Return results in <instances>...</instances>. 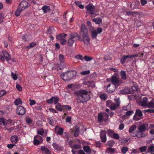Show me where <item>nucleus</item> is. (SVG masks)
Masks as SVG:
<instances>
[{"label":"nucleus","mask_w":154,"mask_h":154,"mask_svg":"<svg viewBox=\"0 0 154 154\" xmlns=\"http://www.w3.org/2000/svg\"><path fill=\"white\" fill-rule=\"evenodd\" d=\"M7 92L4 90L0 91V97L6 94Z\"/></svg>","instance_id":"4d7b16f0"},{"label":"nucleus","mask_w":154,"mask_h":154,"mask_svg":"<svg viewBox=\"0 0 154 154\" xmlns=\"http://www.w3.org/2000/svg\"><path fill=\"white\" fill-rule=\"evenodd\" d=\"M148 103V99L146 97H143L140 102V105L143 107L146 108Z\"/></svg>","instance_id":"a211bd4d"},{"label":"nucleus","mask_w":154,"mask_h":154,"mask_svg":"<svg viewBox=\"0 0 154 154\" xmlns=\"http://www.w3.org/2000/svg\"><path fill=\"white\" fill-rule=\"evenodd\" d=\"M128 58V55L123 56L121 59L120 62L122 63H123Z\"/></svg>","instance_id":"a19ab883"},{"label":"nucleus","mask_w":154,"mask_h":154,"mask_svg":"<svg viewBox=\"0 0 154 154\" xmlns=\"http://www.w3.org/2000/svg\"><path fill=\"white\" fill-rule=\"evenodd\" d=\"M63 107V105H61L59 103L55 105L56 109L59 111L60 112L62 111Z\"/></svg>","instance_id":"a878e982"},{"label":"nucleus","mask_w":154,"mask_h":154,"mask_svg":"<svg viewBox=\"0 0 154 154\" xmlns=\"http://www.w3.org/2000/svg\"><path fill=\"white\" fill-rule=\"evenodd\" d=\"M23 10L19 7L15 11V15L17 17L19 16L21 12Z\"/></svg>","instance_id":"473e14b6"},{"label":"nucleus","mask_w":154,"mask_h":154,"mask_svg":"<svg viewBox=\"0 0 154 154\" xmlns=\"http://www.w3.org/2000/svg\"><path fill=\"white\" fill-rule=\"evenodd\" d=\"M33 142L34 145H38L39 144L40 141L39 140L35 139V138L34 137Z\"/></svg>","instance_id":"052dcab7"},{"label":"nucleus","mask_w":154,"mask_h":154,"mask_svg":"<svg viewBox=\"0 0 154 154\" xmlns=\"http://www.w3.org/2000/svg\"><path fill=\"white\" fill-rule=\"evenodd\" d=\"M16 113L19 115H22L24 114L26 112L25 109L21 106H18L16 109Z\"/></svg>","instance_id":"0eeeda50"},{"label":"nucleus","mask_w":154,"mask_h":154,"mask_svg":"<svg viewBox=\"0 0 154 154\" xmlns=\"http://www.w3.org/2000/svg\"><path fill=\"white\" fill-rule=\"evenodd\" d=\"M30 6L27 2L25 1H23L21 2L20 4L19 7L23 10H25Z\"/></svg>","instance_id":"9d476101"},{"label":"nucleus","mask_w":154,"mask_h":154,"mask_svg":"<svg viewBox=\"0 0 154 154\" xmlns=\"http://www.w3.org/2000/svg\"><path fill=\"white\" fill-rule=\"evenodd\" d=\"M11 75L14 80H16L17 79V76L16 74L14 73L13 72H11Z\"/></svg>","instance_id":"a18cd8bd"},{"label":"nucleus","mask_w":154,"mask_h":154,"mask_svg":"<svg viewBox=\"0 0 154 154\" xmlns=\"http://www.w3.org/2000/svg\"><path fill=\"white\" fill-rule=\"evenodd\" d=\"M18 138V137L16 135L12 136L11 137V141L13 143H15L17 142Z\"/></svg>","instance_id":"393cba45"},{"label":"nucleus","mask_w":154,"mask_h":154,"mask_svg":"<svg viewBox=\"0 0 154 154\" xmlns=\"http://www.w3.org/2000/svg\"><path fill=\"white\" fill-rule=\"evenodd\" d=\"M106 133L109 136L112 137L114 132L113 130L108 129L106 131Z\"/></svg>","instance_id":"2f4dec72"},{"label":"nucleus","mask_w":154,"mask_h":154,"mask_svg":"<svg viewBox=\"0 0 154 154\" xmlns=\"http://www.w3.org/2000/svg\"><path fill=\"white\" fill-rule=\"evenodd\" d=\"M42 9L43 10L44 13H47V12L50 11V7L47 5H45L43 6L42 8Z\"/></svg>","instance_id":"c756f323"},{"label":"nucleus","mask_w":154,"mask_h":154,"mask_svg":"<svg viewBox=\"0 0 154 154\" xmlns=\"http://www.w3.org/2000/svg\"><path fill=\"white\" fill-rule=\"evenodd\" d=\"M102 20L100 18H94L93 20V21L96 24H100L102 22Z\"/></svg>","instance_id":"72a5a7b5"},{"label":"nucleus","mask_w":154,"mask_h":154,"mask_svg":"<svg viewBox=\"0 0 154 154\" xmlns=\"http://www.w3.org/2000/svg\"><path fill=\"white\" fill-rule=\"evenodd\" d=\"M80 34L82 36L88 35L87 29L84 24L82 25L81 26Z\"/></svg>","instance_id":"9b49d317"},{"label":"nucleus","mask_w":154,"mask_h":154,"mask_svg":"<svg viewBox=\"0 0 154 154\" xmlns=\"http://www.w3.org/2000/svg\"><path fill=\"white\" fill-rule=\"evenodd\" d=\"M138 116L139 117H141L143 116L142 112L139 109H137L136 110L135 115L134 116V119L136 121L139 120V119L137 118L136 116Z\"/></svg>","instance_id":"2eb2a0df"},{"label":"nucleus","mask_w":154,"mask_h":154,"mask_svg":"<svg viewBox=\"0 0 154 154\" xmlns=\"http://www.w3.org/2000/svg\"><path fill=\"white\" fill-rule=\"evenodd\" d=\"M106 131L105 130H101L100 132V138L101 141L105 143L106 140Z\"/></svg>","instance_id":"1a4fd4ad"},{"label":"nucleus","mask_w":154,"mask_h":154,"mask_svg":"<svg viewBox=\"0 0 154 154\" xmlns=\"http://www.w3.org/2000/svg\"><path fill=\"white\" fill-rule=\"evenodd\" d=\"M97 35V33L96 30H94L92 31L91 35L93 39H95L96 38Z\"/></svg>","instance_id":"f704fd0d"},{"label":"nucleus","mask_w":154,"mask_h":154,"mask_svg":"<svg viewBox=\"0 0 154 154\" xmlns=\"http://www.w3.org/2000/svg\"><path fill=\"white\" fill-rule=\"evenodd\" d=\"M100 97L101 99L103 100H106L107 98V95L105 93L101 94Z\"/></svg>","instance_id":"c03bdc74"},{"label":"nucleus","mask_w":154,"mask_h":154,"mask_svg":"<svg viewBox=\"0 0 154 154\" xmlns=\"http://www.w3.org/2000/svg\"><path fill=\"white\" fill-rule=\"evenodd\" d=\"M14 104L16 105H21L22 104V102L21 99L19 98L16 99L14 101Z\"/></svg>","instance_id":"e433bc0d"},{"label":"nucleus","mask_w":154,"mask_h":154,"mask_svg":"<svg viewBox=\"0 0 154 154\" xmlns=\"http://www.w3.org/2000/svg\"><path fill=\"white\" fill-rule=\"evenodd\" d=\"M59 59L61 63H64V56L63 55H60L59 56Z\"/></svg>","instance_id":"37998d69"},{"label":"nucleus","mask_w":154,"mask_h":154,"mask_svg":"<svg viewBox=\"0 0 154 154\" xmlns=\"http://www.w3.org/2000/svg\"><path fill=\"white\" fill-rule=\"evenodd\" d=\"M75 94L77 96L76 100L79 103H83L87 102L90 98L88 91L85 90H80L76 91Z\"/></svg>","instance_id":"f257e3e1"},{"label":"nucleus","mask_w":154,"mask_h":154,"mask_svg":"<svg viewBox=\"0 0 154 154\" xmlns=\"http://www.w3.org/2000/svg\"><path fill=\"white\" fill-rule=\"evenodd\" d=\"M116 88V86L113 84L111 85L109 84L106 88V92L108 93H111L114 92Z\"/></svg>","instance_id":"6e6552de"},{"label":"nucleus","mask_w":154,"mask_h":154,"mask_svg":"<svg viewBox=\"0 0 154 154\" xmlns=\"http://www.w3.org/2000/svg\"><path fill=\"white\" fill-rule=\"evenodd\" d=\"M106 117L108 118V114L106 113H100L98 114V120L99 122H101L103 120H105L104 119V117Z\"/></svg>","instance_id":"f8f14e48"},{"label":"nucleus","mask_w":154,"mask_h":154,"mask_svg":"<svg viewBox=\"0 0 154 154\" xmlns=\"http://www.w3.org/2000/svg\"><path fill=\"white\" fill-rule=\"evenodd\" d=\"M147 146H143L139 148V150L141 152H143L146 151V149Z\"/></svg>","instance_id":"13d9d810"},{"label":"nucleus","mask_w":154,"mask_h":154,"mask_svg":"<svg viewBox=\"0 0 154 154\" xmlns=\"http://www.w3.org/2000/svg\"><path fill=\"white\" fill-rule=\"evenodd\" d=\"M46 101L48 104H52L53 102V97L50 99L47 100Z\"/></svg>","instance_id":"bf43d9fd"},{"label":"nucleus","mask_w":154,"mask_h":154,"mask_svg":"<svg viewBox=\"0 0 154 154\" xmlns=\"http://www.w3.org/2000/svg\"><path fill=\"white\" fill-rule=\"evenodd\" d=\"M29 101H30L29 105L31 106L35 104L36 102L34 100H32L31 99L29 100Z\"/></svg>","instance_id":"69168bd1"},{"label":"nucleus","mask_w":154,"mask_h":154,"mask_svg":"<svg viewBox=\"0 0 154 154\" xmlns=\"http://www.w3.org/2000/svg\"><path fill=\"white\" fill-rule=\"evenodd\" d=\"M16 88L19 91H22V88L18 83H17Z\"/></svg>","instance_id":"0e129e2a"},{"label":"nucleus","mask_w":154,"mask_h":154,"mask_svg":"<svg viewBox=\"0 0 154 154\" xmlns=\"http://www.w3.org/2000/svg\"><path fill=\"white\" fill-rule=\"evenodd\" d=\"M136 128L137 127L135 125H133L130 128L129 132L131 134V135L133 134H134L133 132L136 129Z\"/></svg>","instance_id":"7c9ffc66"},{"label":"nucleus","mask_w":154,"mask_h":154,"mask_svg":"<svg viewBox=\"0 0 154 154\" xmlns=\"http://www.w3.org/2000/svg\"><path fill=\"white\" fill-rule=\"evenodd\" d=\"M67 35L66 34L62 33L59 34L56 36V39L60 41L65 38Z\"/></svg>","instance_id":"412c9836"},{"label":"nucleus","mask_w":154,"mask_h":154,"mask_svg":"<svg viewBox=\"0 0 154 154\" xmlns=\"http://www.w3.org/2000/svg\"><path fill=\"white\" fill-rule=\"evenodd\" d=\"M149 152H154V147L153 146H150L148 149Z\"/></svg>","instance_id":"864d4df0"},{"label":"nucleus","mask_w":154,"mask_h":154,"mask_svg":"<svg viewBox=\"0 0 154 154\" xmlns=\"http://www.w3.org/2000/svg\"><path fill=\"white\" fill-rule=\"evenodd\" d=\"M66 40L65 38L60 41V44L63 45H65L66 44Z\"/></svg>","instance_id":"338daca9"},{"label":"nucleus","mask_w":154,"mask_h":154,"mask_svg":"<svg viewBox=\"0 0 154 154\" xmlns=\"http://www.w3.org/2000/svg\"><path fill=\"white\" fill-rule=\"evenodd\" d=\"M71 148L75 150V149H79L81 148V146L80 144H74L73 145H71Z\"/></svg>","instance_id":"b1692460"},{"label":"nucleus","mask_w":154,"mask_h":154,"mask_svg":"<svg viewBox=\"0 0 154 154\" xmlns=\"http://www.w3.org/2000/svg\"><path fill=\"white\" fill-rule=\"evenodd\" d=\"M146 128V125L143 124L141 125L140 127H138V129L139 131L143 132L145 130Z\"/></svg>","instance_id":"cd10ccee"},{"label":"nucleus","mask_w":154,"mask_h":154,"mask_svg":"<svg viewBox=\"0 0 154 154\" xmlns=\"http://www.w3.org/2000/svg\"><path fill=\"white\" fill-rule=\"evenodd\" d=\"M55 133L59 135H62L63 132V129L58 126H56L55 127Z\"/></svg>","instance_id":"dca6fc26"},{"label":"nucleus","mask_w":154,"mask_h":154,"mask_svg":"<svg viewBox=\"0 0 154 154\" xmlns=\"http://www.w3.org/2000/svg\"><path fill=\"white\" fill-rule=\"evenodd\" d=\"M41 151L45 154H51L50 151L46 146H43L41 147Z\"/></svg>","instance_id":"f3484780"},{"label":"nucleus","mask_w":154,"mask_h":154,"mask_svg":"<svg viewBox=\"0 0 154 154\" xmlns=\"http://www.w3.org/2000/svg\"><path fill=\"white\" fill-rule=\"evenodd\" d=\"M124 127V125L123 123H121L119 126V129L120 130H122Z\"/></svg>","instance_id":"774afa93"},{"label":"nucleus","mask_w":154,"mask_h":154,"mask_svg":"<svg viewBox=\"0 0 154 154\" xmlns=\"http://www.w3.org/2000/svg\"><path fill=\"white\" fill-rule=\"evenodd\" d=\"M63 137L64 138H66L67 140L69 139V135L67 132H65L63 133Z\"/></svg>","instance_id":"3c124183"},{"label":"nucleus","mask_w":154,"mask_h":154,"mask_svg":"<svg viewBox=\"0 0 154 154\" xmlns=\"http://www.w3.org/2000/svg\"><path fill=\"white\" fill-rule=\"evenodd\" d=\"M82 38L78 34V39L80 42H83L85 45H88L90 43V39L88 35L82 36Z\"/></svg>","instance_id":"39448f33"},{"label":"nucleus","mask_w":154,"mask_h":154,"mask_svg":"<svg viewBox=\"0 0 154 154\" xmlns=\"http://www.w3.org/2000/svg\"><path fill=\"white\" fill-rule=\"evenodd\" d=\"M83 149L88 154H91V151L90 148L88 146H85L83 147Z\"/></svg>","instance_id":"c85d7f7f"},{"label":"nucleus","mask_w":154,"mask_h":154,"mask_svg":"<svg viewBox=\"0 0 154 154\" xmlns=\"http://www.w3.org/2000/svg\"><path fill=\"white\" fill-rule=\"evenodd\" d=\"M114 100L115 103L112 102L110 100H108L106 102V106L111 110H115L120 105V100L119 98H115Z\"/></svg>","instance_id":"f03ea898"},{"label":"nucleus","mask_w":154,"mask_h":154,"mask_svg":"<svg viewBox=\"0 0 154 154\" xmlns=\"http://www.w3.org/2000/svg\"><path fill=\"white\" fill-rule=\"evenodd\" d=\"M34 138H35V139H36L39 140V141H43V139L42 138V137L41 136H40L38 135H36V136L34 137Z\"/></svg>","instance_id":"603ef678"},{"label":"nucleus","mask_w":154,"mask_h":154,"mask_svg":"<svg viewBox=\"0 0 154 154\" xmlns=\"http://www.w3.org/2000/svg\"><path fill=\"white\" fill-rule=\"evenodd\" d=\"M128 149V148L127 147L123 146L121 148V151L123 154H125Z\"/></svg>","instance_id":"4c0bfd02"},{"label":"nucleus","mask_w":154,"mask_h":154,"mask_svg":"<svg viewBox=\"0 0 154 154\" xmlns=\"http://www.w3.org/2000/svg\"><path fill=\"white\" fill-rule=\"evenodd\" d=\"M5 120L4 119H0V125H5Z\"/></svg>","instance_id":"5fc2aeb1"},{"label":"nucleus","mask_w":154,"mask_h":154,"mask_svg":"<svg viewBox=\"0 0 154 154\" xmlns=\"http://www.w3.org/2000/svg\"><path fill=\"white\" fill-rule=\"evenodd\" d=\"M121 93L122 94H133V92H131L129 88H127L122 90L121 91Z\"/></svg>","instance_id":"4be33fe9"},{"label":"nucleus","mask_w":154,"mask_h":154,"mask_svg":"<svg viewBox=\"0 0 154 154\" xmlns=\"http://www.w3.org/2000/svg\"><path fill=\"white\" fill-rule=\"evenodd\" d=\"M139 2H136L134 3V7L132 8V10L135 9L137 8H138V6L139 5Z\"/></svg>","instance_id":"8fccbe9b"},{"label":"nucleus","mask_w":154,"mask_h":154,"mask_svg":"<svg viewBox=\"0 0 154 154\" xmlns=\"http://www.w3.org/2000/svg\"><path fill=\"white\" fill-rule=\"evenodd\" d=\"M120 76L122 79L123 80H125L127 79L125 72L123 70H122L120 72Z\"/></svg>","instance_id":"bb28decb"},{"label":"nucleus","mask_w":154,"mask_h":154,"mask_svg":"<svg viewBox=\"0 0 154 154\" xmlns=\"http://www.w3.org/2000/svg\"><path fill=\"white\" fill-rule=\"evenodd\" d=\"M111 82L112 83V84L119 85L121 83L119 82L118 78L116 76H112L111 77Z\"/></svg>","instance_id":"ddd939ff"},{"label":"nucleus","mask_w":154,"mask_h":154,"mask_svg":"<svg viewBox=\"0 0 154 154\" xmlns=\"http://www.w3.org/2000/svg\"><path fill=\"white\" fill-rule=\"evenodd\" d=\"M79 133V128L77 126L75 127V131L74 134V136L76 137H78Z\"/></svg>","instance_id":"c9c22d12"},{"label":"nucleus","mask_w":154,"mask_h":154,"mask_svg":"<svg viewBox=\"0 0 154 154\" xmlns=\"http://www.w3.org/2000/svg\"><path fill=\"white\" fill-rule=\"evenodd\" d=\"M53 101H54V104L55 105L59 103V98L57 97H53Z\"/></svg>","instance_id":"79ce46f5"},{"label":"nucleus","mask_w":154,"mask_h":154,"mask_svg":"<svg viewBox=\"0 0 154 154\" xmlns=\"http://www.w3.org/2000/svg\"><path fill=\"white\" fill-rule=\"evenodd\" d=\"M90 73V71L89 70H87L86 71H83L80 72V74L83 75H86Z\"/></svg>","instance_id":"49530a36"},{"label":"nucleus","mask_w":154,"mask_h":154,"mask_svg":"<svg viewBox=\"0 0 154 154\" xmlns=\"http://www.w3.org/2000/svg\"><path fill=\"white\" fill-rule=\"evenodd\" d=\"M37 131L38 134L41 135H43L44 133V130L42 128L37 129Z\"/></svg>","instance_id":"58836bf2"},{"label":"nucleus","mask_w":154,"mask_h":154,"mask_svg":"<svg viewBox=\"0 0 154 154\" xmlns=\"http://www.w3.org/2000/svg\"><path fill=\"white\" fill-rule=\"evenodd\" d=\"M147 3V2L146 0H140V3L142 6H143Z\"/></svg>","instance_id":"680f3d73"},{"label":"nucleus","mask_w":154,"mask_h":154,"mask_svg":"<svg viewBox=\"0 0 154 154\" xmlns=\"http://www.w3.org/2000/svg\"><path fill=\"white\" fill-rule=\"evenodd\" d=\"M52 145L53 148L56 150L59 151L63 150V147L58 144L54 143Z\"/></svg>","instance_id":"6ab92c4d"},{"label":"nucleus","mask_w":154,"mask_h":154,"mask_svg":"<svg viewBox=\"0 0 154 154\" xmlns=\"http://www.w3.org/2000/svg\"><path fill=\"white\" fill-rule=\"evenodd\" d=\"M2 53L5 58L8 61L11 59V56L7 51H2Z\"/></svg>","instance_id":"aec40b11"},{"label":"nucleus","mask_w":154,"mask_h":154,"mask_svg":"<svg viewBox=\"0 0 154 154\" xmlns=\"http://www.w3.org/2000/svg\"><path fill=\"white\" fill-rule=\"evenodd\" d=\"M144 112H147L148 113H154V109H147L146 110H144Z\"/></svg>","instance_id":"e2e57ef3"},{"label":"nucleus","mask_w":154,"mask_h":154,"mask_svg":"<svg viewBox=\"0 0 154 154\" xmlns=\"http://www.w3.org/2000/svg\"><path fill=\"white\" fill-rule=\"evenodd\" d=\"M54 31V27L52 26L50 27L48 30L47 32L49 34H51Z\"/></svg>","instance_id":"ea45409f"},{"label":"nucleus","mask_w":154,"mask_h":154,"mask_svg":"<svg viewBox=\"0 0 154 154\" xmlns=\"http://www.w3.org/2000/svg\"><path fill=\"white\" fill-rule=\"evenodd\" d=\"M76 72L75 71H70L62 73L60 75L61 79L65 81L70 80L75 76Z\"/></svg>","instance_id":"7ed1b4c3"},{"label":"nucleus","mask_w":154,"mask_h":154,"mask_svg":"<svg viewBox=\"0 0 154 154\" xmlns=\"http://www.w3.org/2000/svg\"><path fill=\"white\" fill-rule=\"evenodd\" d=\"M88 13L93 14L95 13V8L94 6L92 4H89L85 7Z\"/></svg>","instance_id":"423d86ee"},{"label":"nucleus","mask_w":154,"mask_h":154,"mask_svg":"<svg viewBox=\"0 0 154 154\" xmlns=\"http://www.w3.org/2000/svg\"><path fill=\"white\" fill-rule=\"evenodd\" d=\"M84 59L87 61H89L93 59L92 58L86 56L84 57Z\"/></svg>","instance_id":"6e6d98bb"},{"label":"nucleus","mask_w":154,"mask_h":154,"mask_svg":"<svg viewBox=\"0 0 154 154\" xmlns=\"http://www.w3.org/2000/svg\"><path fill=\"white\" fill-rule=\"evenodd\" d=\"M69 38L68 40L67 44L69 46H72L74 42L77 40L78 34L76 32L71 33L69 34Z\"/></svg>","instance_id":"20e7f679"},{"label":"nucleus","mask_w":154,"mask_h":154,"mask_svg":"<svg viewBox=\"0 0 154 154\" xmlns=\"http://www.w3.org/2000/svg\"><path fill=\"white\" fill-rule=\"evenodd\" d=\"M112 137L116 139H118L120 138V136L118 134L114 132Z\"/></svg>","instance_id":"de8ad7c7"},{"label":"nucleus","mask_w":154,"mask_h":154,"mask_svg":"<svg viewBox=\"0 0 154 154\" xmlns=\"http://www.w3.org/2000/svg\"><path fill=\"white\" fill-rule=\"evenodd\" d=\"M146 108H154V101L152 100H151L147 103Z\"/></svg>","instance_id":"5701e85b"},{"label":"nucleus","mask_w":154,"mask_h":154,"mask_svg":"<svg viewBox=\"0 0 154 154\" xmlns=\"http://www.w3.org/2000/svg\"><path fill=\"white\" fill-rule=\"evenodd\" d=\"M136 134H133L132 136L133 137H137L139 138L144 137L145 136L146 134H143V132L140 131H136Z\"/></svg>","instance_id":"4468645a"},{"label":"nucleus","mask_w":154,"mask_h":154,"mask_svg":"<svg viewBox=\"0 0 154 154\" xmlns=\"http://www.w3.org/2000/svg\"><path fill=\"white\" fill-rule=\"evenodd\" d=\"M63 108H64L65 109L68 111H70L72 109L71 106L68 105H63Z\"/></svg>","instance_id":"09e8293b"}]
</instances>
